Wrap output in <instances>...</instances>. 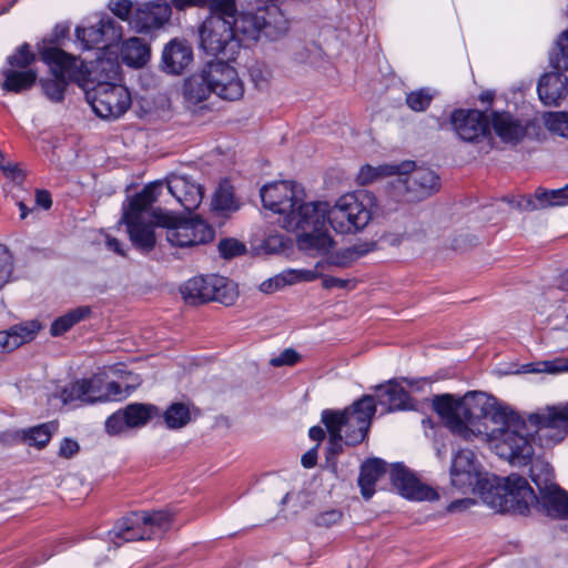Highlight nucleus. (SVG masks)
Listing matches in <instances>:
<instances>
[{"instance_id": "obj_28", "label": "nucleus", "mask_w": 568, "mask_h": 568, "mask_svg": "<svg viewBox=\"0 0 568 568\" xmlns=\"http://www.w3.org/2000/svg\"><path fill=\"white\" fill-rule=\"evenodd\" d=\"M213 278L214 274L189 280L181 288L185 302L191 305L210 302L214 296L212 293Z\"/></svg>"}, {"instance_id": "obj_64", "label": "nucleus", "mask_w": 568, "mask_h": 568, "mask_svg": "<svg viewBox=\"0 0 568 568\" xmlns=\"http://www.w3.org/2000/svg\"><path fill=\"white\" fill-rule=\"evenodd\" d=\"M348 280H343L334 276H324L322 285L326 290H331L333 287H341L344 288L348 285Z\"/></svg>"}, {"instance_id": "obj_6", "label": "nucleus", "mask_w": 568, "mask_h": 568, "mask_svg": "<svg viewBox=\"0 0 568 568\" xmlns=\"http://www.w3.org/2000/svg\"><path fill=\"white\" fill-rule=\"evenodd\" d=\"M39 53L51 71L52 78L40 81L44 95L54 103L64 99V92L70 82L80 81L84 71L82 62L57 47H39Z\"/></svg>"}, {"instance_id": "obj_51", "label": "nucleus", "mask_w": 568, "mask_h": 568, "mask_svg": "<svg viewBox=\"0 0 568 568\" xmlns=\"http://www.w3.org/2000/svg\"><path fill=\"white\" fill-rule=\"evenodd\" d=\"M432 99L433 97L427 90L420 89L407 94L406 103L413 111L420 112L428 108Z\"/></svg>"}, {"instance_id": "obj_2", "label": "nucleus", "mask_w": 568, "mask_h": 568, "mask_svg": "<svg viewBox=\"0 0 568 568\" xmlns=\"http://www.w3.org/2000/svg\"><path fill=\"white\" fill-rule=\"evenodd\" d=\"M163 187L161 181L148 184L124 207L122 222L134 247L144 253L151 252L156 243L155 226L166 229V240L174 246H194L211 241L214 232L203 220L192 217L178 221L153 207Z\"/></svg>"}, {"instance_id": "obj_52", "label": "nucleus", "mask_w": 568, "mask_h": 568, "mask_svg": "<svg viewBox=\"0 0 568 568\" xmlns=\"http://www.w3.org/2000/svg\"><path fill=\"white\" fill-rule=\"evenodd\" d=\"M130 428L125 410H118L112 414L105 422V429L110 435H116Z\"/></svg>"}, {"instance_id": "obj_39", "label": "nucleus", "mask_w": 568, "mask_h": 568, "mask_svg": "<svg viewBox=\"0 0 568 568\" xmlns=\"http://www.w3.org/2000/svg\"><path fill=\"white\" fill-rule=\"evenodd\" d=\"M214 211L223 214L235 212L240 209V203L234 196L233 187L229 183L220 184L212 199Z\"/></svg>"}, {"instance_id": "obj_16", "label": "nucleus", "mask_w": 568, "mask_h": 568, "mask_svg": "<svg viewBox=\"0 0 568 568\" xmlns=\"http://www.w3.org/2000/svg\"><path fill=\"white\" fill-rule=\"evenodd\" d=\"M390 481L405 498L413 500L438 499L437 491L429 486L423 485L403 464L397 463L392 465Z\"/></svg>"}, {"instance_id": "obj_19", "label": "nucleus", "mask_w": 568, "mask_h": 568, "mask_svg": "<svg viewBox=\"0 0 568 568\" xmlns=\"http://www.w3.org/2000/svg\"><path fill=\"white\" fill-rule=\"evenodd\" d=\"M452 484L458 489L471 488L478 483V470L475 454L468 449L459 450L450 470Z\"/></svg>"}, {"instance_id": "obj_22", "label": "nucleus", "mask_w": 568, "mask_h": 568, "mask_svg": "<svg viewBox=\"0 0 568 568\" xmlns=\"http://www.w3.org/2000/svg\"><path fill=\"white\" fill-rule=\"evenodd\" d=\"M490 122L496 135L505 143L516 144L527 132V125L509 112H493Z\"/></svg>"}, {"instance_id": "obj_5", "label": "nucleus", "mask_w": 568, "mask_h": 568, "mask_svg": "<svg viewBox=\"0 0 568 568\" xmlns=\"http://www.w3.org/2000/svg\"><path fill=\"white\" fill-rule=\"evenodd\" d=\"M230 8H214L199 29L200 45L211 55H233L239 50L242 39L235 37L232 11L234 0H229Z\"/></svg>"}, {"instance_id": "obj_26", "label": "nucleus", "mask_w": 568, "mask_h": 568, "mask_svg": "<svg viewBox=\"0 0 568 568\" xmlns=\"http://www.w3.org/2000/svg\"><path fill=\"white\" fill-rule=\"evenodd\" d=\"M567 78L560 71L545 74L538 82V95L546 105H557L567 94Z\"/></svg>"}, {"instance_id": "obj_8", "label": "nucleus", "mask_w": 568, "mask_h": 568, "mask_svg": "<svg viewBox=\"0 0 568 568\" xmlns=\"http://www.w3.org/2000/svg\"><path fill=\"white\" fill-rule=\"evenodd\" d=\"M172 515L164 509L152 513H133L120 519L110 535L123 541L151 539L156 532H163L171 523Z\"/></svg>"}, {"instance_id": "obj_1", "label": "nucleus", "mask_w": 568, "mask_h": 568, "mask_svg": "<svg viewBox=\"0 0 568 568\" xmlns=\"http://www.w3.org/2000/svg\"><path fill=\"white\" fill-rule=\"evenodd\" d=\"M433 407L454 435L467 442L481 435L490 437L496 453L511 465L525 463L532 454L529 439L517 430L516 414L486 393L469 392L462 398L437 395Z\"/></svg>"}, {"instance_id": "obj_23", "label": "nucleus", "mask_w": 568, "mask_h": 568, "mask_svg": "<svg viewBox=\"0 0 568 568\" xmlns=\"http://www.w3.org/2000/svg\"><path fill=\"white\" fill-rule=\"evenodd\" d=\"M262 11L257 13L241 12L237 13L236 6L234 4V11H232V20H235L234 31L235 37L247 40H258L260 34L264 29H268V23Z\"/></svg>"}, {"instance_id": "obj_21", "label": "nucleus", "mask_w": 568, "mask_h": 568, "mask_svg": "<svg viewBox=\"0 0 568 568\" xmlns=\"http://www.w3.org/2000/svg\"><path fill=\"white\" fill-rule=\"evenodd\" d=\"M166 189L169 193L189 212L199 207L202 202L201 186L191 182L185 176L175 175L168 180Z\"/></svg>"}, {"instance_id": "obj_47", "label": "nucleus", "mask_w": 568, "mask_h": 568, "mask_svg": "<svg viewBox=\"0 0 568 568\" xmlns=\"http://www.w3.org/2000/svg\"><path fill=\"white\" fill-rule=\"evenodd\" d=\"M13 272V257L3 244H0V290L11 281Z\"/></svg>"}, {"instance_id": "obj_46", "label": "nucleus", "mask_w": 568, "mask_h": 568, "mask_svg": "<svg viewBox=\"0 0 568 568\" xmlns=\"http://www.w3.org/2000/svg\"><path fill=\"white\" fill-rule=\"evenodd\" d=\"M220 255L225 260L243 255L246 252V246L241 241L227 237L222 239L217 244Z\"/></svg>"}, {"instance_id": "obj_3", "label": "nucleus", "mask_w": 568, "mask_h": 568, "mask_svg": "<svg viewBox=\"0 0 568 568\" xmlns=\"http://www.w3.org/2000/svg\"><path fill=\"white\" fill-rule=\"evenodd\" d=\"M328 203L303 200L282 219V226L288 232L296 233L297 245L304 251L326 253L333 241L327 233Z\"/></svg>"}, {"instance_id": "obj_27", "label": "nucleus", "mask_w": 568, "mask_h": 568, "mask_svg": "<svg viewBox=\"0 0 568 568\" xmlns=\"http://www.w3.org/2000/svg\"><path fill=\"white\" fill-rule=\"evenodd\" d=\"M536 504L552 518L565 519L568 517V494L558 485L539 493Z\"/></svg>"}, {"instance_id": "obj_25", "label": "nucleus", "mask_w": 568, "mask_h": 568, "mask_svg": "<svg viewBox=\"0 0 568 568\" xmlns=\"http://www.w3.org/2000/svg\"><path fill=\"white\" fill-rule=\"evenodd\" d=\"M518 205L520 209L528 211L568 205L566 185L558 190L539 187L535 191L534 196L523 197Z\"/></svg>"}, {"instance_id": "obj_63", "label": "nucleus", "mask_w": 568, "mask_h": 568, "mask_svg": "<svg viewBox=\"0 0 568 568\" xmlns=\"http://www.w3.org/2000/svg\"><path fill=\"white\" fill-rule=\"evenodd\" d=\"M285 247V241L282 235H270L264 241V248L267 253H276Z\"/></svg>"}, {"instance_id": "obj_20", "label": "nucleus", "mask_w": 568, "mask_h": 568, "mask_svg": "<svg viewBox=\"0 0 568 568\" xmlns=\"http://www.w3.org/2000/svg\"><path fill=\"white\" fill-rule=\"evenodd\" d=\"M191 47L178 39L170 41L162 52V69L170 74H181L192 62Z\"/></svg>"}, {"instance_id": "obj_4", "label": "nucleus", "mask_w": 568, "mask_h": 568, "mask_svg": "<svg viewBox=\"0 0 568 568\" xmlns=\"http://www.w3.org/2000/svg\"><path fill=\"white\" fill-rule=\"evenodd\" d=\"M375 413V397L364 395L344 410H323L322 423L337 429L339 434L344 433L345 444L355 446L367 436Z\"/></svg>"}, {"instance_id": "obj_55", "label": "nucleus", "mask_w": 568, "mask_h": 568, "mask_svg": "<svg viewBox=\"0 0 568 568\" xmlns=\"http://www.w3.org/2000/svg\"><path fill=\"white\" fill-rule=\"evenodd\" d=\"M121 385L116 382H110L105 386V392H100V381H98V393H95V399L98 402L114 400L122 397Z\"/></svg>"}, {"instance_id": "obj_45", "label": "nucleus", "mask_w": 568, "mask_h": 568, "mask_svg": "<svg viewBox=\"0 0 568 568\" xmlns=\"http://www.w3.org/2000/svg\"><path fill=\"white\" fill-rule=\"evenodd\" d=\"M36 61V54L31 52L30 45L23 43L17 52L8 58L9 68L16 70H27Z\"/></svg>"}, {"instance_id": "obj_61", "label": "nucleus", "mask_w": 568, "mask_h": 568, "mask_svg": "<svg viewBox=\"0 0 568 568\" xmlns=\"http://www.w3.org/2000/svg\"><path fill=\"white\" fill-rule=\"evenodd\" d=\"M79 452V444L70 438H64L59 448V456L63 458H71Z\"/></svg>"}, {"instance_id": "obj_29", "label": "nucleus", "mask_w": 568, "mask_h": 568, "mask_svg": "<svg viewBox=\"0 0 568 568\" xmlns=\"http://www.w3.org/2000/svg\"><path fill=\"white\" fill-rule=\"evenodd\" d=\"M95 393H98V381L93 378H83L67 385L61 390V399L64 404L80 402L81 404L97 403Z\"/></svg>"}, {"instance_id": "obj_44", "label": "nucleus", "mask_w": 568, "mask_h": 568, "mask_svg": "<svg viewBox=\"0 0 568 568\" xmlns=\"http://www.w3.org/2000/svg\"><path fill=\"white\" fill-rule=\"evenodd\" d=\"M397 165H379L377 168L363 165L357 174L356 181L359 185H367L382 176L396 174Z\"/></svg>"}, {"instance_id": "obj_58", "label": "nucleus", "mask_w": 568, "mask_h": 568, "mask_svg": "<svg viewBox=\"0 0 568 568\" xmlns=\"http://www.w3.org/2000/svg\"><path fill=\"white\" fill-rule=\"evenodd\" d=\"M343 517V514L338 509H328L325 511L320 513L314 518V524L320 527H331L335 524H337Z\"/></svg>"}, {"instance_id": "obj_60", "label": "nucleus", "mask_w": 568, "mask_h": 568, "mask_svg": "<svg viewBox=\"0 0 568 568\" xmlns=\"http://www.w3.org/2000/svg\"><path fill=\"white\" fill-rule=\"evenodd\" d=\"M21 345V339H17L11 329L0 332V352H11Z\"/></svg>"}, {"instance_id": "obj_62", "label": "nucleus", "mask_w": 568, "mask_h": 568, "mask_svg": "<svg viewBox=\"0 0 568 568\" xmlns=\"http://www.w3.org/2000/svg\"><path fill=\"white\" fill-rule=\"evenodd\" d=\"M1 170L7 178H10L12 181L20 183L23 181L24 175L21 169L16 163L7 162L4 165H1Z\"/></svg>"}, {"instance_id": "obj_15", "label": "nucleus", "mask_w": 568, "mask_h": 568, "mask_svg": "<svg viewBox=\"0 0 568 568\" xmlns=\"http://www.w3.org/2000/svg\"><path fill=\"white\" fill-rule=\"evenodd\" d=\"M75 36L83 50L104 49L121 39L122 30L111 17L103 16L95 24L78 27Z\"/></svg>"}, {"instance_id": "obj_32", "label": "nucleus", "mask_w": 568, "mask_h": 568, "mask_svg": "<svg viewBox=\"0 0 568 568\" xmlns=\"http://www.w3.org/2000/svg\"><path fill=\"white\" fill-rule=\"evenodd\" d=\"M1 73L4 78L1 88L13 93H20L32 88L38 77L37 71L33 69L16 70L4 68Z\"/></svg>"}, {"instance_id": "obj_14", "label": "nucleus", "mask_w": 568, "mask_h": 568, "mask_svg": "<svg viewBox=\"0 0 568 568\" xmlns=\"http://www.w3.org/2000/svg\"><path fill=\"white\" fill-rule=\"evenodd\" d=\"M171 16V4L166 0L139 3L130 19V26L138 33H150L166 24Z\"/></svg>"}, {"instance_id": "obj_13", "label": "nucleus", "mask_w": 568, "mask_h": 568, "mask_svg": "<svg viewBox=\"0 0 568 568\" xmlns=\"http://www.w3.org/2000/svg\"><path fill=\"white\" fill-rule=\"evenodd\" d=\"M499 504L503 511L526 515L529 513L530 506L536 504L537 495L523 476L517 474L507 476Z\"/></svg>"}, {"instance_id": "obj_36", "label": "nucleus", "mask_w": 568, "mask_h": 568, "mask_svg": "<svg viewBox=\"0 0 568 568\" xmlns=\"http://www.w3.org/2000/svg\"><path fill=\"white\" fill-rule=\"evenodd\" d=\"M58 429V425L53 422L44 423L29 429L18 430L13 437H20L22 443H27L30 446L37 448H43L50 442L51 436Z\"/></svg>"}, {"instance_id": "obj_12", "label": "nucleus", "mask_w": 568, "mask_h": 568, "mask_svg": "<svg viewBox=\"0 0 568 568\" xmlns=\"http://www.w3.org/2000/svg\"><path fill=\"white\" fill-rule=\"evenodd\" d=\"M302 193L298 185L290 181L266 184L260 192L263 206L283 217L302 201Z\"/></svg>"}, {"instance_id": "obj_31", "label": "nucleus", "mask_w": 568, "mask_h": 568, "mask_svg": "<svg viewBox=\"0 0 568 568\" xmlns=\"http://www.w3.org/2000/svg\"><path fill=\"white\" fill-rule=\"evenodd\" d=\"M318 274L315 271L287 270L261 283L260 291L270 294L285 285H291L301 281L311 282L316 280Z\"/></svg>"}, {"instance_id": "obj_7", "label": "nucleus", "mask_w": 568, "mask_h": 568, "mask_svg": "<svg viewBox=\"0 0 568 568\" xmlns=\"http://www.w3.org/2000/svg\"><path fill=\"white\" fill-rule=\"evenodd\" d=\"M375 197L372 193H346L335 204H328V223L341 234L362 231L372 219V206Z\"/></svg>"}, {"instance_id": "obj_57", "label": "nucleus", "mask_w": 568, "mask_h": 568, "mask_svg": "<svg viewBox=\"0 0 568 568\" xmlns=\"http://www.w3.org/2000/svg\"><path fill=\"white\" fill-rule=\"evenodd\" d=\"M94 70L105 73V78L115 79L119 73V63L114 59H101L98 58L94 62Z\"/></svg>"}, {"instance_id": "obj_43", "label": "nucleus", "mask_w": 568, "mask_h": 568, "mask_svg": "<svg viewBox=\"0 0 568 568\" xmlns=\"http://www.w3.org/2000/svg\"><path fill=\"white\" fill-rule=\"evenodd\" d=\"M550 64L557 71L568 70V30L562 32L550 52Z\"/></svg>"}, {"instance_id": "obj_37", "label": "nucleus", "mask_w": 568, "mask_h": 568, "mask_svg": "<svg viewBox=\"0 0 568 568\" xmlns=\"http://www.w3.org/2000/svg\"><path fill=\"white\" fill-rule=\"evenodd\" d=\"M128 425L131 428L142 427L151 418L159 415V408L152 404L133 403L125 408Z\"/></svg>"}, {"instance_id": "obj_54", "label": "nucleus", "mask_w": 568, "mask_h": 568, "mask_svg": "<svg viewBox=\"0 0 568 568\" xmlns=\"http://www.w3.org/2000/svg\"><path fill=\"white\" fill-rule=\"evenodd\" d=\"M328 434V447H327V458L337 456L343 452V440L345 442V437L343 434H339L337 429L332 428L329 425H325Z\"/></svg>"}, {"instance_id": "obj_48", "label": "nucleus", "mask_w": 568, "mask_h": 568, "mask_svg": "<svg viewBox=\"0 0 568 568\" xmlns=\"http://www.w3.org/2000/svg\"><path fill=\"white\" fill-rule=\"evenodd\" d=\"M171 8L174 7L179 11H183L191 7H205L210 9L226 7L230 8L229 0H171Z\"/></svg>"}, {"instance_id": "obj_49", "label": "nucleus", "mask_w": 568, "mask_h": 568, "mask_svg": "<svg viewBox=\"0 0 568 568\" xmlns=\"http://www.w3.org/2000/svg\"><path fill=\"white\" fill-rule=\"evenodd\" d=\"M529 373H550L557 374L562 372H568V358L559 357L551 361H544L537 364V367L529 365Z\"/></svg>"}, {"instance_id": "obj_42", "label": "nucleus", "mask_w": 568, "mask_h": 568, "mask_svg": "<svg viewBox=\"0 0 568 568\" xmlns=\"http://www.w3.org/2000/svg\"><path fill=\"white\" fill-rule=\"evenodd\" d=\"M376 248L375 242H365L361 244L353 245L343 251H339L333 257L332 263L337 266L346 267L351 265L354 261L362 257L363 255L373 252Z\"/></svg>"}, {"instance_id": "obj_41", "label": "nucleus", "mask_w": 568, "mask_h": 568, "mask_svg": "<svg viewBox=\"0 0 568 568\" xmlns=\"http://www.w3.org/2000/svg\"><path fill=\"white\" fill-rule=\"evenodd\" d=\"M212 293L214 296L211 301L222 303L224 305H231L237 297L236 285L224 276L214 275Z\"/></svg>"}, {"instance_id": "obj_18", "label": "nucleus", "mask_w": 568, "mask_h": 568, "mask_svg": "<svg viewBox=\"0 0 568 568\" xmlns=\"http://www.w3.org/2000/svg\"><path fill=\"white\" fill-rule=\"evenodd\" d=\"M529 420L538 427L539 437L555 443L561 442L568 433V405L547 407L545 412L532 414Z\"/></svg>"}, {"instance_id": "obj_56", "label": "nucleus", "mask_w": 568, "mask_h": 568, "mask_svg": "<svg viewBox=\"0 0 568 568\" xmlns=\"http://www.w3.org/2000/svg\"><path fill=\"white\" fill-rule=\"evenodd\" d=\"M39 328L40 326L37 322H31L30 324L27 325L12 326L10 329L18 341L21 339L22 345L31 341Z\"/></svg>"}, {"instance_id": "obj_50", "label": "nucleus", "mask_w": 568, "mask_h": 568, "mask_svg": "<svg viewBox=\"0 0 568 568\" xmlns=\"http://www.w3.org/2000/svg\"><path fill=\"white\" fill-rule=\"evenodd\" d=\"M547 128L565 138H568V113L552 112L546 118Z\"/></svg>"}, {"instance_id": "obj_17", "label": "nucleus", "mask_w": 568, "mask_h": 568, "mask_svg": "<svg viewBox=\"0 0 568 568\" xmlns=\"http://www.w3.org/2000/svg\"><path fill=\"white\" fill-rule=\"evenodd\" d=\"M450 123L457 135L466 142L485 138L489 130L488 118L478 110H455Z\"/></svg>"}, {"instance_id": "obj_11", "label": "nucleus", "mask_w": 568, "mask_h": 568, "mask_svg": "<svg viewBox=\"0 0 568 568\" xmlns=\"http://www.w3.org/2000/svg\"><path fill=\"white\" fill-rule=\"evenodd\" d=\"M206 77L213 93L224 100L235 101L243 97L244 84L235 68L227 62L217 60L206 64Z\"/></svg>"}, {"instance_id": "obj_33", "label": "nucleus", "mask_w": 568, "mask_h": 568, "mask_svg": "<svg viewBox=\"0 0 568 568\" xmlns=\"http://www.w3.org/2000/svg\"><path fill=\"white\" fill-rule=\"evenodd\" d=\"M121 58L126 65L141 68L150 59V48L142 39L132 37L123 42Z\"/></svg>"}, {"instance_id": "obj_30", "label": "nucleus", "mask_w": 568, "mask_h": 568, "mask_svg": "<svg viewBox=\"0 0 568 568\" xmlns=\"http://www.w3.org/2000/svg\"><path fill=\"white\" fill-rule=\"evenodd\" d=\"M386 473V463L381 458H369L361 466L358 486L362 496L367 500L375 493L376 481Z\"/></svg>"}, {"instance_id": "obj_53", "label": "nucleus", "mask_w": 568, "mask_h": 568, "mask_svg": "<svg viewBox=\"0 0 568 568\" xmlns=\"http://www.w3.org/2000/svg\"><path fill=\"white\" fill-rule=\"evenodd\" d=\"M109 8L118 18L129 23L135 9L130 0H111Z\"/></svg>"}, {"instance_id": "obj_38", "label": "nucleus", "mask_w": 568, "mask_h": 568, "mask_svg": "<svg viewBox=\"0 0 568 568\" xmlns=\"http://www.w3.org/2000/svg\"><path fill=\"white\" fill-rule=\"evenodd\" d=\"M91 308L89 306H79L67 314L58 317L51 325L50 333L53 336H60L69 331L80 321L89 317Z\"/></svg>"}, {"instance_id": "obj_34", "label": "nucleus", "mask_w": 568, "mask_h": 568, "mask_svg": "<svg viewBox=\"0 0 568 568\" xmlns=\"http://www.w3.org/2000/svg\"><path fill=\"white\" fill-rule=\"evenodd\" d=\"M184 97L191 103L197 104L213 93L212 85L206 77V65L201 72L191 75L185 80L183 88Z\"/></svg>"}, {"instance_id": "obj_40", "label": "nucleus", "mask_w": 568, "mask_h": 568, "mask_svg": "<svg viewBox=\"0 0 568 568\" xmlns=\"http://www.w3.org/2000/svg\"><path fill=\"white\" fill-rule=\"evenodd\" d=\"M163 418L170 429H179L191 422L190 406L184 403H172L164 412Z\"/></svg>"}, {"instance_id": "obj_24", "label": "nucleus", "mask_w": 568, "mask_h": 568, "mask_svg": "<svg viewBox=\"0 0 568 568\" xmlns=\"http://www.w3.org/2000/svg\"><path fill=\"white\" fill-rule=\"evenodd\" d=\"M376 404L385 407L386 412L402 410L409 407L410 396L396 381L376 386Z\"/></svg>"}, {"instance_id": "obj_10", "label": "nucleus", "mask_w": 568, "mask_h": 568, "mask_svg": "<svg viewBox=\"0 0 568 568\" xmlns=\"http://www.w3.org/2000/svg\"><path fill=\"white\" fill-rule=\"evenodd\" d=\"M396 174L408 202L423 201L439 189V176L428 168H416L413 161L397 164Z\"/></svg>"}, {"instance_id": "obj_59", "label": "nucleus", "mask_w": 568, "mask_h": 568, "mask_svg": "<svg viewBox=\"0 0 568 568\" xmlns=\"http://www.w3.org/2000/svg\"><path fill=\"white\" fill-rule=\"evenodd\" d=\"M300 359V355L292 348H287L282 352L277 357L271 359V364L275 367L283 365H294Z\"/></svg>"}, {"instance_id": "obj_9", "label": "nucleus", "mask_w": 568, "mask_h": 568, "mask_svg": "<svg viewBox=\"0 0 568 568\" xmlns=\"http://www.w3.org/2000/svg\"><path fill=\"white\" fill-rule=\"evenodd\" d=\"M85 98L94 113L108 120L122 116L132 103L128 88L111 82H99Z\"/></svg>"}, {"instance_id": "obj_35", "label": "nucleus", "mask_w": 568, "mask_h": 568, "mask_svg": "<svg viewBox=\"0 0 568 568\" xmlns=\"http://www.w3.org/2000/svg\"><path fill=\"white\" fill-rule=\"evenodd\" d=\"M531 455H534V453ZM531 458L532 456L527 458L523 465H526L528 462H530L529 476L534 484L537 486L538 491H545L546 489L554 487L556 484L554 483L555 476L551 465L544 459ZM519 466H521V464Z\"/></svg>"}]
</instances>
